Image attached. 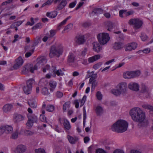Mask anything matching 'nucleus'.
Here are the masks:
<instances>
[{
    "label": "nucleus",
    "instance_id": "nucleus-1",
    "mask_svg": "<svg viewBox=\"0 0 153 153\" xmlns=\"http://www.w3.org/2000/svg\"><path fill=\"white\" fill-rule=\"evenodd\" d=\"M130 114L132 120L137 122H143L146 117L145 113L139 108H135L131 109Z\"/></svg>",
    "mask_w": 153,
    "mask_h": 153
},
{
    "label": "nucleus",
    "instance_id": "nucleus-2",
    "mask_svg": "<svg viewBox=\"0 0 153 153\" xmlns=\"http://www.w3.org/2000/svg\"><path fill=\"white\" fill-rule=\"evenodd\" d=\"M128 123L124 120H120L114 123L111 127L112 130L118 133L126 131L128 127Z\"/></svg>",
    "mask_w": 153,
    "mask_h": 153
},
{
    "label": "nucleus",
    "instance_id": "nucleus-3",
    "mask_svg": "<svg viewBox=\"0 0 153 153\" xmlns=\"http://www.w3.org/2000/svg\"><path fill=\"white\" fill-rule=\"evenodd\" d=\"M63 47L60 44H56L51 48L49 56L51 58L56 56L59 57L62 55L63 52Z\"/></svg>",
    "mask_w": 153,
    "mask_h": 153
},
{
    "label": "nucleus",
    "instance_id": "nucleus-4",
    "mask_svg": "<svg viewBox=\"0 0 153 153\" xmlns=\"http://www.w3.org/2000/svg\"><path fill=\"white\" fill-rule=\"evenodd\" d=\"M44 61L45 62H46V60L45 59L41 60L40 61L38 62L36 65L33 66L32 64H27L25 65L23 68L22 73L23 74L26 75L30 72L31 73H33L34 71L36 70L37 67H40L41 66L43 65L42 63V61Z\"/></svg>",
    "mask_w": 153,
    "mask_h": 153
},
{
    "label": "nucleus",
    "instance_id": "nucleus-5",
    "mask_svg": "<svg viewBox=\"0 0 153 153\" xmlns=\"http://www.w3.org/2000/svg\"><path fill=\"white\" fill-rule=\"evenodd\" d=\"M128 23L133 25V28L135 30H137L141 28L143 22L141 19L139 18H134L130 19Z\"/></svg>",
    "mask_w": 153,
    "mask_h": 153
},
{
    "label": "nucleus",
    "instance_id": "nucleus-6",
    "mask_svg": "<svg viewBox=\"0 0 153 153\" xmlns=\"http://www.w3.org/2000/svg\"><path fill=\"white\" fill-rule=\"evenodd\" d=\"M97 39L100 44L104 45L109 41L110 37L108 34L107 33H102L98 35Z\"/></svg>",
    "mask_w": 153,
    "mask_h": 153
},
{
    "label": "nucleus",
    "instance_id": "nucleus-7",
    "mask_svg": "<svg viewBox=\"0 0 153 153\" xmlns=\"http://www.w3.org/2000/svg\"><path fill=\"white\" fill-rule=\"evenodd\" d=\"M140 71H127L124 72L123 75V77L125 79H131L137 77L140 74Z\"/></svg>",
    "mask_w": 153,
    "mask_h": 153
},
{
    "label": "nucleus",
    "instance_id": "nucleus-8",
    "mask_svg": "<svg viewBox=\"0 0 153 153\" xmlns=\"http://www.w3.org/2000/svg\"><path fill=\"white\" fill-rule=\"evenodd\" d=\"M127 84L124 82L119 83L117 86V88L121 93L122 94L124 95L127 92Z\"/></svg>",
    "mask_w": 153,
    "mask_h": 153
},
{
    "label": "nucleus",
    "instance_id": "nucleus-9",
    "mask_svg": "<svg viewBox=\"0 0 153 153\" xmlns=\"http://www.w3.org/2000/svg\"><path fill=\"white\" fill-rule=\"evenodd\" d=\"M25 117L24 115L17 113L14 114L13 117V120L15 123H18L22 121L25 120Z\"/></svg>",
    "mask_w": 153,
    "mask_h": 153
},
{
    "label": "nucleus",
    "instance_id": "nucleus-10",
    "mask_svg": "<svg viewBox=\"0 0 153 153\" xmlns=\"http://www.w3.org/2000/svg\"><path fill=\"white\" fill-rule=\"evenodd\" d=\"M13 131V128L11 126L6 125L0 127V133H3L5 132L6 133H11Z\"/></svg>",
    "mask_w": 153,
    "mask_h": 153
},
{
    "label": "nucleus",
    "instance_id": "nucleus-11",
    "mask_svg": "<svg viewBox=\"0 0 153 153\" xmlns=\"http://www.w3.org/2000/svg\"><path fill=\"white\" fill-rule=\"evenodd\" d=\"M137 46V44L134 42H132L126 44L125 47V49L126 51H131L132 50H135Z\"/></svg>",
    "mask_w": 153,
    "mask_h": 153
},
{
    "label": "nucleus",
    "instance_id": "nucleus-12",
    "mask_svg": "<svg viewBox=\"0 0 153 153\" xmlns=\"http://www.w3.org/2000/svg\"><path fill=\"white\" fill-rule=\"evenodd\" d=\"M16 63L14 64L13 67L14 69H17L23 65L24 61L21 56H19L15 60Z\"/></svg>",
    "mask_w": 153,
    "mask_h": 153
},
{
    "label": "nucleus",
    "instance_id": "nucleus-13",
    "mask_svg": "<svg viewBox=\"0 0 153 153\" xmlns=\"http://www.w3.org/2000/svg\"><path fill=\"white\" fill-rule=\"evenodd\" d=\"M128 87L130 89L135 91H137L139 90V86L138 84L135 82H131L128 85Z\"/></svg>",
    "mask_w": 153,
    "mask_h": 153
},
{
    "label": "nucleus",
    "instance_id": "nucleus-14",
    "mask_svg": "<svg viewBox=\"0 0 153 153\" xmlns=\"http://www.w3.org/2000/svg\"><path fill=\"white\" fill-rule=\"evenodd\" d=\"M76 43L78 45L83 44L85 41L84 36L79 35L76 37L75 39Z\"/></svg>",
    "mask_w": 153,
    "mask_h": 153
},
{
    "label": "nucleus",
    "instance_id": "nucleus-15",
    "mask_svg": "<svg viewBox=\"0 0 153 153\" xmlns=\"http://www.w3.org/2000/svg\"><path fill=\"white\" fill-rule=\"evenodd\" d=\"M93 49L95 52H99L102 50V47L100 44L97 42L93 43Z\"/></svg>",
    "mask_w": 153,
    "mask_h": 153
},
{
    "label": "nucleus",
    "instance_id": "nucleus-16",
    "mask_svg": "<svg viewBox=\"0 0 153 153\" xmlns=\"http://www.w3.org/2000/svg\"><path fill=\"white\" fill-rule=\"evenodd\" d=\"M13 105L11 104H7L4 105L2 108L4 112L7 113L10 112L13 108Z\"/></svg>",
    "mask_w": 153,
    "mask_h": 153
},
{
    "label": "nucleus",
    "instance_id": "nucleus-17",
    "mask_svg": "<svg viewBox=\"0 0 153 153\" xmlns=\"http://www.w3.org/2000/svg\"><path fill=\"white\" fill-rule=\"evenodd\" d=\"M75 60V55L72 53H70L68 56V62L69 64L73 63Z\"/></svg>",
    "mask_w": 153,
    "mask_h": 153
},
{
    "label": "nucleus",
    "instance_id": "nucleus-18",
    "mask_svg": "<svg viewBox=\"0 0 153 153\" xmlns=\"http://www.w3.org/2000/svg\"><path fill=\"white\" fill-rule=\"evenodd\" d=\"M66 0H62L60 3L58 5L56 8V10L59 11L63 8L67 4Z\"/></svg>",
    "mask_w": 153,
    "mask_h": 153
},
{
    "label": "nucleus",
    "instance_id": "nucleus-19",
    "mask_svg": "<svg viewBox=\"0 0 153 153\" xmlns=\"http://www.w3.org/2000/svg\"><path fill=\"white\" fill-rule=\"evenodd\" d=\"M26 149L25 146L22 144H20L18 145L16 147V151L18 153H22L25 151Z\"/></svg>",
    "mask_w": 153,
    "mask_h": 153
},
{
    "label": "nucleus",
    "instance_id": "nucleus-20",
    "mask_svg": "<svg viewBox=\"0 0 153 153\" xmlns=\"http://www.w3.org/2000/svg\"><path fill=\"white\" fill-rule=\"evenodd\" d=\"M67 138L69 142L72 144H75L77 142L79 139L76 136L72 137L69 135H68L67 136Z\"/></svg>",
    "mask_w": 153,
    "mask_h": 153
},
{
    "label": "nucleus",
    "instance_id": "nucleus-21",
    "mask_svg": "<svg viewBox=\"0 0 153 153\" xmlns=\"http://www.w3.org/2000/svg\"><path fill=\"white\" fill-rule=\"evenodd\" d=\"M124 46V44L120 42H116L114 43L113 48L116 50H120L123 48Z\"/></svg>",
    "mask_w": 153,
    "mask_h": 153
},
{
    "label": "nucleus",
    "instance_id": "nucleus-22",
    "mask_svg": "<svg viewBox=\"0 0 153 153\" xmlns=\"http://www.w3.org/2000/svg\"><path fill=\"white\" fill-rule=\"evenodd\" d=\"M52 71L54 74H56L57 76H63L64 75V73L61 69L56 70V67L52 66Z\"/></svg>",
    "mask_w": 153,
    "mask_h": 153
},
{
    "label": "nucleus",
    "instance_id": "nucleus-23",
    "mask_svg": "<svg viewBox=\"0 0 153 153\" xmlns=\"http://www.w3.org/2000/svg\"><path fill=\"white\" fill-rule=\"evenodd\" d=\"M100 56L99 55H97L91 57L88 59V62L91 63L100 59Z\"/></svg>",
    "mask_w": 153,
    "mask_h": 153
},
{
    "label": "nucleus",
    "instance_id": "nucleus-24",
    "mask_svg": "<svg viewBox=\"0 0 153 153\" xmlns=\"http://www.w3.org/2000/svg\"><path fill=\"white\" fill-rule=\"evenodd\" d=\"M29 106L33 108H35L37 106V102L36 101L33 99H30L28 102Z\"/></svg>",
    "mask_w": 153,
    "mask_h": 153
},
{
    "label": "nucleus",
    "instance_id": "nucleus-25",
    "mask_svg": "<svg viewBox=\"0 0 153 153\" xmlns=\"http://www.w3.org/2000/svg\"><path fill=\"white\" fill-rule=\"evenodd\" d=\"M57 15V12L54 11L51 12H47L46 13V16L51 18H53L55 17Z\"/></svg>",
    "mask_w": 153,
    "mask_h": 153
},
{
    "label": "nucleus",
    "instance_id": "nucleus-26",
    "mask_svg": "<svg viewBox=\"0 0 153 153\" xmlns=\"http://www.w3.org/2000/svg\"><path fill=\"white\" fill-rule=\"evenodd\" d=\"M32 86L26 85L23 88V91L24 93L27 94H29L31 91Z\"/></svg>",
    "mask_w": 153,
    "mask_h": 153
},
{
    "label": "nucleus",
    "instance_id": "nucleus-27",
    "mask_svg": "<svg viewBox=\"0 0 153 153\" xmlns=\"http://www.w3.org/2000/svg\"><path fill=\"white\" fill-rule=\"evenodd\" d=\"M63 125L65 129L67 130H69L71 126L69 122L66 119H64Z\"/></svg>",
    "mask_w": 153,
    "mask_h": 153
},
{
    "label": "nucleus",
    "instance_id": "nucleus-28",
    "mask_svg": "<svg viewBox=\"0 0 153 153\" xmlns=\"http://www.w3.org/2000/svg\"><path fill=\"white\" fill-rule=\"evenodd\" d=\"M96 113L97 115H100L103 113V110L102 108L100 106H98L97 107L96 109Z\"/></svg>",
    "mask_w": 153,
    "mask_h": 153
},
{
    "label": "nucleus",
    "instance_id": "nucleus-29",
    "mask_svg": "<svg viewBox=\"0 0 153 153\" xmlns=\"http://www.w3.org/2000/svg\"><path fill=\"white\" fill-rule=\"evenodd\" d=\"M56 82L54 81H51L49 82V85L51 87L50 90L53 91L56 86Z\"/></svg>",
    "mask_w": 153,
    "mask_h": 153
},
{
    "label": "nucleus",
    "instance_id": "nucleus-30",
    "mask_svg": "<svg viewBox=\"0 0 153 153\" xmlns=\"http://www.w3.org/2000/svg\"><path fill=\"white\" fill-rule=\"evenodd\" d=\"M103 10L100 8H97L94 9L92 12V13H94L95 14L98 15L103 13Z\"/></svg>",
    "mask_w": 153,
    "mask_h": 153
},
{
    "label": "nucleus",
    "instance_id": "nucleus-31",
    "mask_svg": "<svg viewBox=\"0 0 153 153\" xmlns=\"http://www.w3.org/2000/svg\"><path fill=\"white\" fill-rule=\"evenodd\" d=\"M71 17L70 16H69L67 17L66 18L65 20H64L63 21L60 23L58 27L57 28L59 30L60 28V27L63 26V25H65L67 20L69 19L70 18H71Z\"/></svg>",
    "mask_w": 153,
    "mask_h": 153
},
{
    "label": "nucleus",
    "instance_id": "nucleus-32",
    "mask_svg": "<svg viewBox=\"0 0 153 153\" xmlns=\"http://www.w3.org/2000/svg\"><path fill=\"white\" fill-rule=\"evenodd\" d=\"M142 107L145 109L148 110H152L153 109V107L148 104H144L142 105Z\"/></svg>",
    "mask_w": 153,
    "mask_h": 153
},
{
    "label": "nucleus",
    "instance_id": "nucleus-33",
    "mask_svg": "<svg viewBox=\"0 0 153 153\" xmlns=\"http://www.w3.org/2000/svg\"><path fill=\"white\" fill-rule=\"evenodd\" d=\"M89 83L92 84L91 90L94 91L95 89V87L97 85V82L96 81V80H94L91 82L89 81Z\"/></svg>",
    "mask_w": 153,
    "mask_h": 153
},
{
    "label": "nucleus",
    "instance_id": "nucleus-34",
    "mask_svg": "<svg viewBox=\"0 0 153 153\" xmlns=\"http://www.w3.org/2000/svg\"><path fill=\"white\" fill-rule=\"evenodd\" d=\"M54 106L51 105H47L46 107V110L47 111L49 112L53 111L54 109Z\"/></svg>",
    "mask_w": 153,
    "mask_h": 153
},
{
    "label": "nucleus",
    "instance_id": "nucleus-35",
    "mask_svg": "<svg viewBox=\"0 0 153 153\" xmlns=\"http://www.w3.org/2000/svg\"><path fill=\"white\" fill-rule=\"evenodd\" d=\"M107 30L109 31H111L113 27V23L111 22H108L107 23Z\"/></svg>",
    "mask_w": 153,
    "mask_h": 153
},
{
    "label": "nucleus",
    "instance_id": "nucleus-36",
    "mask_svg": "<svg viewBox=\"0 0 153 153\" xmlns=\"http://www.w3.org/2000/svg\"><path fill=\"white\" fill-rule=\"evenodd\" d=\"M111 91L112 94L116 96H118L122 94L121 93L117 88L116 89H114L112 90Z\"/></svg>",
    "mask_w": 153,
    "mask_h": 153
},
{
    "label": "nucleus",
    "instance_id": "nucleus-37",
    "mask_svg": "<svg viewBox=\"0 0 153 153\" xmlns=\"http://www.w3.org/2000/svg\"><path fill=\"white\" fill-rule=\"evenodd\" d=\"M70 103L69 102H67L64 103L63 106V109L64 111H65L67 108L70 107Z\"/></svg>",
    "mask_w": 153,
    "mask_h": 153
},
{
    "label": "nucleus",
    "instance_id": "nucleus-38",
    "mask_svg": "<svg viewBox=\"0 0 153 153\" xmlns=\"http://www.w3.org/2000/svg\"><path fill=\"white\" fill-rule=\"evenodd\" d=\"M34 80L33 79H28L27 82V85L28 86H32V85L34 83Z\"/></svg>",
    "mask_w": 153,
    "mask_h": 153
},
{
    "label": "nucleus",
    "instance_id": "nucleus-39",
    "mask_svg": "<svg viewBox=\"0 0 153 153\" xmlns=\"http://www.w3.org/2000/svg\"><path fill=\"white\" fill-rule=\"evenodd\" d=\"M28 119L33 123L36 122L37 121V118L36 116L28 117Z\"/></svg>",
    "mask_w": 153,
    "mask_h": 153
},
{
    "label": "nucleus",
    "instance_id": "nucleus-40",
    "mask_svg": "<svg viewBox=\"0 0 153 153\" xmlns=\"http://www.w3.org/2000/svg\"><path fill=\"white\" fill-rule=\"evenodd\" d=\"M91 73H93V74L89 79V81H90V82L96 80L95 79L97 77V74H93L94 73V72L93 71Z\"/></svg>",
    "mask_w": 153,
    "mask_h": 153
},
{
    "label": "nucleus",
    "instance_id": "nucleus-41",
    "mask_svg": "<svg viewBox=\"0 0 153 153\" xmlns=\"http://www.w3.org/2000/svg\"><path fill=\"white\" fill-rule=\"evenodd\" d=\"M96 97L97 99L99 100H102V95L100 92L98 91L96 93Z\"/></svg>",
    "mask_w": 153,
    "mask_h": 153
},
{
    "label": "nucleus",
    "instance_id": "nucleus-42",
    "mask_svg": "<svg viewBox=\"0 0 153 153\" xmlns=\"http://www.w3.org/2000/svg\"><path fill=\"white\" fill-rule=\"evenodd\" d=\"M86 118V113L85 108H83V126L84 127L85 125V120Z\"/></svg>",
    "mask_w": 153,
    "mask_h": 153
},
{
    "label": "nucleus",
    "instance_id": "nucleus-43",
    "mask_svg": "<svg viewBox=\"0 0 153 153\" xmlns=\"http://www.w3.org/2000/svg\"><path fill=\"white\" fill-rule=\"evenodd\" d=\"M42 27V24L41 23H38L36 24L35 26H33L32 29H40Z\"/></svg>",
    "mask_w": 153,
    "mask_h": 153
},
{
    "label": "nucleus",
    "instance_id": "nucleus-44",
    "mask_svg": "<svg viewBox=\"0 0 153 153\" xmlns=\"http://www.w3.org/2000/svg\"><path fill=\"white\" fill-rule=\"evenodd\" d=\"M35 152V153H46L45 150L41 148L36 149Z\"/></svg>",
    "mask_w": 153,
    "mask_h": 153
},
{
    "label": "nucleus",
    "instance_id": "nucleus-45",
    "mask_svg": "<svg viewBox=\"0 0 153 153\" xmlns=\"http://www.w3.org/2000/svg\"><path fill=\"white\" fill-rule=\"evenodd\" d=\"M42 92L44 95H47L49 94L48 90L46 87H45L42 88Z\"/></svg>",
    "mask_w": 153,
    "mask_h": 153
},
{
    "label": "nucleus",
    "instance_id": "nucleus-46",
    "mask_svg": "<svg viewBox=\"0 0 153 153\" xmlns=\"http://www.w3.org/2000/svg\"><path fill=\"white\" fill-rule=\"evenodd\" d=\"M140 37L143 41H145L148 38L147 36L144 33H141Z\"/></svg>",
    "mask_w": 153,
    "mask_h": 153
},
{
    "label": "nucleus",
    "instance_id": "nucleus-47",
    "mask_svg": "<svg viewBox=\"0 0 153 153\" xmlns=\"http://www.w3.org/2000/svg\"><path fill=\"white\" fill-rule=\"evenodd\" d=\"M102 65V63L101 62H99L97 64L94 65L93 66V68L95 70H97L98 68H99L101 65Z\"/></svg>",
    "mask_w": 153,
    "mask_h": 153
},
{
    "label": "nucleus",
    "instance_id": "nucleus-48",
    "mask_svg": "<svg viewBox=\"0 0 153 153\" xmlns=\"http://www.w3.org/2000/svg\"><path fill=\"white\" fill-rule=\"evenodd\" d=\"M56 31L54 30H52L50 31V34L48 33V35L50 38L56 34Z\"/></svg>",
    "mask_w": 153,
    "mask_h": 153
},
{
    "label": "nucleus",
    "instance_id": "nucleus-49",
    "mask_svg": "<svg viewBox=\"0 0 153 153\" xmlns=\"http://www.w3.org/2000/svg\"><path fill=\"white\" fill-rule=\"evenodd\" d=\"M56 95L57 97L60 98L63 97V93L62 92L57 91L56 93Z\"/></svg>",
    "mask_w": 153,
    "mask_h": 153
},
{
    "label": "nucleus",
    "instance_id": "nucleus-50",
    "mask_svg": "<svg viewBox=\"0 0 153 153\" xmlns=\"http://www.w3.org/2000/svg\"><path fill=\"white\" fill-rule=\"evenodd\" d=\"M18 132L16 130L15 132L13 133L12 134V138L13 139H16L18 137Z\"/></svg>",
    "mask_w": 153,
    "mask_h": 153
},
{
    "label": "nucleus",
    "instance_id": "nucleus-51",
    "mask_svg": "<svg viewBox=\"0 0 153 153\" xmlns=\"http://www.w3.org/2000/svg\"><path fill=\"white\" fill-rule=\"evenodd\" d=\"M50 37L49 35H48V33H47L43 38L42 39V40L43 42H45L48 40V39H50Z\"/></svg>",
    "mask_w": 153,
    "mask_h": 153
},
{
    "label": "nucleus",
    "instance_id": "nucleus-52",
    "mask_svg": "<svg viewBox=\"0 0 153 153\" xmlns=\"http://www.w3.org/2000/svg\"><path fill=\"white\" fill-rule=\"evenodd\" d=\"M33 123L32 122L30 121L28 119V121L26 123V125L28 127V128H30L33 126Z\"/></svg>",
    "mask_w": 153,
    "mask_h": 153
},
{
    "label": "nucleus",
    "instance_id": "nucleus-53",
    "mask_svg": "<svg viewBox=\"0 0 153 153\" xmlns=\"http://www.w3.org/2000/svg\"><path fill=\"white\" fill-rule=\"evenodd\" d=\"M50 68V66L48 65H46L42 68V71L44 72H46L47 70H48Z\"/></svg>",
    "mask_w": 153,
    "mask_h": 153
},
{
    "label": "nucleus",
    "instance_id": "nucleus-54",
    "mask_svg": "<svg viewBox=\"0 0 153 153\" xmlns=\"http://www.w3.org/2000/svg\"><path fill=\"white\" fill-rule=\"evenodd\" d=\"M34 51V49H33L31 51V52H29L27 53L25 55V57L27 58L30 56L32 55Z\"/></svg>",
    "mask_w": 153,
    "mask_h": 153
},
{
    "label": "nucleus",
    "instance_id": "nucleus-55",
    "mask_svg": "<svg viewBox=\"0 0 153 153\" xmlns=\"http://www.w3.org/2000/svg\"><path fill=\"white\" fill-rule=\"evenodd\" d=\"M147 91V87L144 84L142 85V87L141 91L143 93H145Z\"/></svg>",
    "mask_w": 153,
    "mask_h": 153
},
{
    "label": "nucleus",
    "instance_id": "nucleus-56",
    "mask_svg": "<svg viewBox=\"0 0 153 153\" xmlns=\"http://www.w3.org/2000/svg\"><path fill=\"white\" fill-rule=\"evenodd\" d=\"M73 27V25L72 24H70L66 26L64 29V30H66L68 29H71Z\"/></svg>",
    "mask_w": 153,
    "mask_h": 153
},
{
    "label": "nucleus",
    "instance_id": "nucleus-57",
    "mask_svg": "<svg viewBox=\"0 0 153 153\" xmlns=\"http://www.w3.org/2000/svg\"><path fill=\"white\" fill-rule=\"evenodd\" d=\"M13 0H7L6 1L3 2L2 3L1 5H6L10 3H12L13 2Z\"/></svg>",
    "mask_w": 153,
    "mask_h": 153
},
{
    "label": "nucleus",
    "instance_id": "nucleus-58",
    "mask_svg": "<svg viewBox=\"0 0 153 153\" xmlns=\"http://www.w3.org/2000/svg\"><path fill=\"white\" fill-rule=\"evenodd\" d=\"M76 3V1H75L74 2L70 3L69 6V7L70 8L74 7L75 6Z\"/></svg>",
    "mask_w": 153,
    "mask_h": 153
},
{
    "label": "nucleus",
    "instance_id": "nucleus-59",
    "mask_svg": "<svg viewBox=\"0 0 153 153\" xmlns=\"http://www.w3.org/2000/svg\"><path fill=\"white\" fill-rule=\"evenodd\" d=\"M40 119L42 121H45L46 120V118L44 115L41 114L40 115Z\"/></svg>",
    "mask_w": 153,
    "mask_h": 153
},
{
    "label": "nucleus",
    "instance_id": "nucleus-60",
    "mask_svg": "<svg viewBox=\"0 0 153 153\" xmlns=\"http://www.w3.org/2000/svg\"><path fill=\"white\" fill-rule=\"evenodd\" d=\"M33 134V132L29 130H26L25 131V134L26 135H31Z\"/></svg>",
    "mask_w": 153,
    "mask_h": 153
},
{
    "label": "nucleus",
    "instance_id": "nucleus-61",
    "mask_svg": "<svg viewBox=\"0 0 153 153\" xmlns=\"http://www.w3.org/2000/svg\"><path fill=\"white\" fill-rule=\"evenodd\" d=\"M36 39L35 40V42H34L33 44V46H36L39 43V38L38 37H36Z\"/></svg>",
    "mask_w": 153,
    "mask_h": 153
},
{
    "label": "nucleus",
    "instance_id": "nucleus-62",
    "mask_svg": "<svg viewBox=\"0 0 153 153\" xmlns=\"http://www.w3.org/2000/svg\"><path fill=\"white\" fill-rule=\"evenodd\" d=\"M96 152V153H107L104 150L100 149H97Z\"/></svg>",
    "mask_w": 153,
    "mask_h": 153
},
{
    "label": "nucleus",
    "instance_id": "nucleus-63",
    "mask_svg": "<svg viewBox=\"0 0 153 153\" xmlns=\"http://www.w3.org/2000/svg\"><path fill=\"white\" fill-rule=\"evenodd\" d=\"M126 10H121L119 11V16L121 17H123V14L125 12H126Z\"/></svg>",
    "mask_w": 153,
    "mask_h": 153
},
{
    "label": "nucleus",
    "instance_id": "nucleus-64",
    "mask_svg": "<svg viewBox=\"0 0 153 153\" xmlns=\"http://www.w3.org/2000/svg\"><path fill=\"white\" fill-rule=\"evenodd\" d=\"M22 23V22L21 21H19L17 22H15L14 23L15 24L16 26L18 27L20 26Z\"/></svg>",
    "mask_w": 153,
    "mask_h": 153
}]
</instances>
